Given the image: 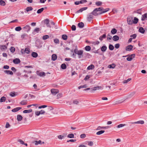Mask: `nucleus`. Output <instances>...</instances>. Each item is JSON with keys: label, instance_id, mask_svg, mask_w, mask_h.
I'll return each instance as SVG.
<instances>
[{"label": "nucleus", "instance_id": "2", "mask_svg": "<svg viewBox=\"0 0 147 147\" xmlns=\"http://www.w3.org/2000/svg\"><path fill=\"white\" fill-rule=\"evenodd\" d=\"M127 21L128 24H133V18L131 16L128 17L127 18Z\"/></svg>", "mask_w": 147, "mask_h": 147}, {"label": "nucleus", "instance_id": "52", "mask_svg": "<svg viewBox=\"0 0 147 147\" xmlns=\"http://www.w3.org/2000/svg\"><path fill=\"white\" fill-rule=\"evenodd\" d=\"M54 42L56 44H59V40L57 38H56L54 39Z\"/></svg>", "mask_w": 147, "mask_h": 147}, {"label": "nucleus", "instance_id": "38", "mask_svg": "<svg viewBox=\"0 0 147 147\" xmlns=\"http://www.w3.org/2000/svg\"><path fill=\"white\" fill-rule=\"evenodd\" d=\"M62 38L64 40H66L67 38V36L66 34H63L62 36Z\"/></svg>", "mask_w": 147, "mask_h": 147}, {"label": "nucleus", "instance_id": "57", "mask_svg": "<svg viewBox=\"0 0 147 147\" xmlns=\"http://www.w3.org/2000/svg\"><path fill=\"white\" fill-rule=\"evenodd\" d=\"M44 21L45 23L46 24H49V20L48 19H46Z\"/></svg>", "mask_w": 147, "mask_h": 147}, {"label": "nucleus", "instance_id": "20", "mask_svg": "<svg viewBox=\"0 0 147 147\" xmlns=\"http://www.w3.org/2000/svg\"><path fill=\"white\" fill-rule=\"evenodd\" d=\"M107 49V47L105 45H103L101 48V51L103 52L106 51Z\"/></svg>", "mask_w": 147, "mask_h": 147}, {"label": "nucleus", "instance_id": "5", "mask_svg": "<svg viewBox=\"0 0 147 147\" xmlns=\"http://www.w3.org/2000/svg\"><path fill=\"white\" fill-rule=\"evenodd\" d=\"M51 93L54 95H55L59 92V90H58L55 89H52L51 90Z\"/></svg>", "mask_w": 147, "mask_h": 147}, {"label": "nucleus", "instance_id": "23", "mask_svg": "<svg viewBox=\"0 0 147 147\" xmlns=\"http://www.w3.org/2000/svg\"><path fill=\"white\" fill-rule=\"evenodd\" d=\"M31 55L34 58H36L38 56V54L35 52H32V53Z\"/></svg>", "mask_w": 147, "mask_h": 147}, {"label": "nucleus", "instance_id": "46", "mask_svg": "<svg viewBox=\"0 0 147 147\" xmlns=\"http://www.w3.org/2000/svg\"><path fill=\"white\" fill-rule=\"evenodd\" d=\"M15 30L16 31H19L22 30V28L20 26H18L15 28Z\"/></svg>", "mask_w": 147, "mask_h": 147}, {"label": "nucleus", "instance_id": "44", "mask_svg": "<svg viewBox=\"0 0 147 147\" xmlns=\"http://www.w3.org/2000/svg\"><path fill=\"white\" fill-rule=\"evenodd\" d=\"M10 50L11 52L13 53L15 51V48L13 47H12L10 48Z\"/></svg>", "mask_w": 147, "mask_h": 147}, {"label": "nucleus", "instance_id": "48", "mask_svg": "<svg viewBox=\"0 0 147 147\" xmlns=\"http://www.w3.org/2000/svg\"><path fill=\"white\" fill-rule=\"evenodd\" d=\"M141 9H139L137 10L136 11H135L134 12V13H139L140 14H142V13L141 12Z\"/></svg>", "mask_w": 147, "mask_h": 147}, {"label": "nucleus", "instance_id": "47", "mask_svg": "<svg viewBox=\"0 0 147 147\" xmlns=\"http://www.w3.org/2000/svg\"><path fill=\"white\" fill-rule=\"evenodd\" d=\"M33 9V8L31 7H27L26 8V11L28 12L29 11H31Z\"/></svg>", "mask_w": 147, "mask_h": 147}, {"label": "nucleus", "instance_id": "13", "mask_svg": "<svg viewBox=\"0 0 147 147\" xmlns=\"http://www.w3.org/2000/svg\"><path fill=\"white\" fill-rule=\"evenodd\" d=\"M133 47V46L131 45H129L127 47L126 50V51H131Z\"/></svg>", "mask_w": 147, "mask_h": 147}, {"label": "nucleus", "instance_id": "53", "mask_svg": "<svg viewBox=\"0 0 147 147\" xmlns=\"http://www.w3.org/2000/svg\"><path fill=\"white\" fill-rule=\"evenodd\" d=\"M10 95L12 97H14L16 96V94L15 92H11L10 93Z\"/></svg>", "mask_w": 147, "mask_h": 147}, {"label": "nucleus", "instance_id": "24", "mask_svg": "<svg viewBox=\"0 0 147 147\" xmlns=\"http://www.w3.org/2000/svg\"><path fill=\"white\" fill-rule=\"evenodd\" d=\"M138 21V18L136 17H134V20H133L132 23L133 24H136Z\"/></svg>", "mask_w": 147, "mask_h": 147}, {"label": "nucleus", "instance_id": "35", "mask_svg": "<svg viewBox=\"0 0 147 147\" xmlns=\"http://www.w3.org/2000/svg\"><path fill=\"white\" fill-rule=\"evenodd\" d=\"M61 67L63 69H65L67 68L66 65L65 63L62 64L61 66Z\"/></svg>", "mask_w": 147, "mask_h": 147}, {"label": "nucleus", "instance_id": "39", "mask_svg": "<svg viewBox=\"0 0 147 147\" xmlns=\"http://www.w3.org/2000/svg\"><path fill=\"white\" fill-rule=\"evenodd\" d=\"M5 5L6 3L5 1L2 0H0V5L2 6H5Z\"/></svg>", "mask_w": 147, "mask_h": 147}, {"label": "nucleus", "instance_id": "61", "mask_svg": "<svg viewBox=\"0 0 147 147\" xmlns=\"http://www.w3.org/2000/svg\"><path fill=\"white\" fill-rule=\"evenodd\" d=\"M80 137L81 138H84L86 137V135L85 134H81Z\"/></svg>", "mask_w": 147, "mask_h": 147}, {"label": "nucleus", "instance_id": "28", "mask_svg": "<svg viewBox=\"0 0 147 147\" xmlns=\"http://www.w3.org/2000/svg\"><path fill=\"white\" fill-rule=\"evenodd\" d=\"M115 66L116 65L115 64L113 63L112 64L109 65L108 66V67L109 68L113 69L115 67Z\"/></svg>", "mask_w": 147, "mask_h": 147}, {"label": "nucleus", "instance_id": "19", "mask_svg": "<svg viewBox=\"0 0 147 147\" xmlns=\"http://www.w3.org/2000/svg\"><path fill=\"white\" fill-rule=\"evenodd\" d=\"M78 26L80 28H82L84 26V24L82 22H80L78 24Z\"/></svg>", "mask_w": 147, "mask_h": 147}, {"label": "nucleus", "instance_id": "10", "mask_svg": "<svg viewBox=\"0 0 147 147\" xmlns=\"http://www.w3.org/2000/svg\"><path fill=\"white\" fill-rule=\"evenodd\" d=\"M106 34L105 33L103 34L102 35L100 36L99 38V40L100 41H102L103 39L106 38Z\"/></svg>", "mask_w": 147, "mask_h": 147}, {"label": "nucleus", "instance_id": "34", "mask_svg": "<svg viewBox=\"0 0 147 147\" xmlns=\"http://www.w3.org/2000/svg\"><path fill=\"white\" fill-rule=\"evenodd\" d=\"M44 9V8L42 7L38 9L37 12V13L39 14L41 13Z\"/></svg>", "mask_w": 147, "mask_h": 147}, {"label": "nucleus", "instance_id": "43", "mask_svg": "<svg viewBox=\"0 0 147 147\" xmlns=\"http://www.w3.org/2000/svg\"><path fill=\"white\" fill-rule=\"evenodd\" d=\"M67 137L70 138H73L74 137V134H69L67 136Z\"/></svg>", "mask_w": 147, "mask_h": 147}, {"label": "nucleus", "instance_id": "12", "mask_svg": "<svg viewBox=\"0 0 147 147\" xmlns=\"http://www.w3.org/2000/svg\"><path fill=\"white\" fill-rule=\"evenodd\" d=\"M4 72L5 73H6L7 74L10 75H12L13 74V73L11 71L8 70H5L4 71Z\"/></svg>", "mask_w": 147, "mask_h": 147}, {"label": "nucleus", "instance_id": "42", "mask_svg": "<svg viewBox=\"0 0 147 147\" xmlns=\"http://www.w3.org/2000/svg\"><path fill=\"white\" fill-rule=\"evenodd\" d=\"M99 43L100 42L98 41L91 42V44L94 45H98Z\"/></svg>", "mask_w": 147, "mask_h": 147}, {"label": "nucleus", "instance_id": "25", "mask_svg": "<svg viewBox=\"0 0 147 147\" xmlns=\"http://www.w3.org/2000/svg\"><path fill=\"white\" fill-rule=\"evenodd\" d=\"M117 30L115 28H113L111 31V33L112 34H115L117 33Z\"/></svg>", "mask_w": 147, "mask_h": 147}, {"label": "nucleus", "instance_id": "6", "mask_svg": "<svg viewBox=\"0 0 147 147\" xmlns=\"http://www.w3.org/2000/svg\"><path fill=\"white\" fill-rule=\"evenodd\" d=\"M88 9V7H82L79 10L76 11L75 13H77L80 12H82L83 11L85 10Z\"/></svg>", "mask_w": 147, "mask_h": 147}, {"label": "nucleus", "instance_id": "18", "mask_svg": "<svg viewBox=\"0 0 147 147\" xmlns=\"http://www.w3.org/2000/svg\"><path fill=\"white\" fill-rule=\"evenodd\" d=\"M112 38L114 41H116L119 40V37L117 35H115Z\"/></svg>", "mask_w": 147, "mask_h": 147}, {"label": "nucleus", "instance_id": "49", "mask_svg": "<svg viewBox=\"0 0 147 147\" xmlns=\"http://www.w3.org/2000/svg\"><path fill=\"white\" fill-rule=\"evenodd\" d=\"M125 125V124H120L119 125L117 126V128H120V127H122L123 126H124Z\"/></svg>", "mask_w": 147, "mask_h": 147}, {"label": "nucleus", "instance_id": "50", "mask_svg": "<svg viewBox=\"0 0 147 147\" xmlns=\"http://www.w3.org/2000/svg\"><path fill=\"white\" fill-rule=\"evenodd\" d=\"M49 36L47 35H44L43 36L42 39L44 40H45L46 39H47L49 38Z\"/></svg>", "mask_w": 147, "mask_h": 147}, {"label": "nucleus", "instance_id": "15", "mask_svg": "<svg viewBox=\"0 0 147 147\" xmlns=\"http://www.w3.org/2000/svg\"><path fill=\"white\" fill-rule=\"evenodd\" d=\"M97 11H96V10L95 9L94 10L91 12V14H92V15H93L94 16H98V14L97 12Z\"/></svg>", "mask_w": 147, "mask_h": 147}, {"label": "nucleus", "instance_id": "3", "mask_svg": "<svg viewBox=\"0 0 147 147\" xmlns=\"http://www.w3.org/2000/svg\"><path fill=\"white\" fill-rule=\"evenodd\" d=\"M102 87L101 86H96L92 88H91V90H90V92H92L94 91H95L97 90H99L101 89Z\"/></svg>", "mask_w": 147, "mask_h": 147}, {"label": "nucleus", "instance_id": "8", "mask_svg": "<svg viewBox=\"0 0 147 147\" xmlns=\"http://www.w3.org/2000/svg\"><path fill=\"white\" fill-rule=\"evenodd\" d=\"M40 30L41 29L40 28H36L34 30L32 33L33 34H35L36 33H38L39 32Z\"/></svg>", "mask_w": 147, "mask_h": 147}, {"label": "nucleus", "instance_id": "30", "mask_svg": "<svg viewBox=\"0 0 147 147\" xmlns=\"http://www.w3.org/2000/svg\"><path fill=\"white\" fill-rule=\"evenodd\" d=\"M102 4V2L100 1H98L96 2L95 3V5L97 6H101Z\"/></svg>", "mask_w": 147, "mask_h": 147}, {"label": "nucleus", "instance_id": "58", "mask_svg": "<svg viewBox=\"0 0 147 147\" xmlns=\"http://www.w3.org/2000/svg\"><path fill=\"white\" fill-rule=\"evenodd\" d=\"M93 16L92 15H90L88 17V19H90V20H91L92 19H93Z\"/></svg>", "mask_w": 147, "mask_h": 147}, {"label": "nucleus", "instance_id": "31", "mask_svg": "<svg viewBox=\"0 0 147 147\" xmlns=\"http://www.w3.org/2000/svg\"><path fill=\"white\" fill-rule=\"evenodd\" d=\"M27 100H22L20 104L22 105H26L27 104V103L26 102Z\"/></svg>", "mask_w": 147, "mask_h": 147}, {"label": "nucleus", "instance_id": "60", "mask_svg": "<svg viewBox=\"0 0 147 147\" xmlns=\"http://www.w3.org/2000/svg\"><path fill=\"white\" fill-rule=\"evenodd\" d=\"M47 107V105H42V106H40L38 108L39 109H41V108H45V107Z\"/></svg>", "mask_w": 147, "mask_h": 147}, {"label": "nucleus", "instance_id": "32", "mask_svg": "<svg viewBox=\"0 0 147 147\" xmlns=\"http://www.w3.org/2000/svg\"><path fill=\"white\" fill-rule=\"evenodd\" d=\"M6 100V98L4 96H3L0 99V102H4Z\"/></svg>", "mask_w": 147, "mask_h": 147}, {"label": "nucleus", "instance_id": "54", "mask_svg": "<svg viewBox=\"0 0 147 147\" xmlns=\"http://www.w3.org/2000/svg\"><path fill=\"white\" fill-rule=\"evenodd\" d=\"M86 87H87V85L85 84L84 85L79 86L78 87V88L79 89H80V88H86Z\"/></svg>", "mask_w": 147, "mask_h": 147}, {"label": "nucleus", "instance_id": "62", "mask_svg": "<svg viewBox=\"0 0 147 147\" xmlns=\"http://www.w3.org/2000/svg\"><path fill=\"white\" fill-rule=\"evenodd\" d=\"M120 45L119 43L116 44L115 45V48L116 49H118Z\"/></svg>", "mask_w": 147, "mask_h": 147}, {"label": "nucleus", "instance_id": "51", "mask_svg": "<svg viewBox=\"0 0 147 147\" xmlns=\"http://www.w3.org/2000/svg\"><path fill=\"white\" fill-rule=\"evenodd\" d=\"M131 80V79L130 78H128L126 80H124L123 81V83L124 84H126L128 82L130 81Z\"/></svg>", "mask_w": 147, "mask_h": 147}, {"label": "nucleus", "instance_id": "59", "mask_svg": "<svg viewBox=\"0 0 147 147\" xmlns=\"http://www.w3.org/2000/svg\"><path fill=\"white\" fill-rule=\"evenodd\" d=\"M110 9L109 8H107L105 9H103V10L102 11H103L104 13L108 11L109 10H110Z\"/></svg>", "mask_w": 147, "mask_h": 147}, {"label": "nucleus", "instance_id": "36", "mask_svg": "<svg viewBox=\"0 0 147 147\" xmlns=\"http://www.w3.org/2000/svg\"><path fill=\"white\" fill-rule=\"evenodd\" d=\"M91 47L89 46H87L85 48V49L87 51H89L91 50Z\"/></svg>", "mask_w": 147, "mask_h": 147}, {"label": "nucleus", "instance_id": "9", "mask_svg": "<svg viewBox=\"0 0 147 147\" xmlns=\"http://www.w3.org/2000/svg\"><path fill=\"white\" fill-rule=\"evenodd\" d=\"M13 62L14 63L17 64L20 63L21 61L19 58H16L13 60Z\"/></svg>", "mask_w": 147, "mask_h": 147}, {"label": "nucleus", "instance_id": "1", "mask_svg": "<svg viewBox=\"0 0 147 147\" xmlns=\"http://www.w3.org/2000/svg\"><path fill=\"white\" fill-rule=\"evenodd\" d=\"M74 53L78 55V58L80 59L83 57V51L82 50H78L77 46L76 47V48L74 50Z\"/></svg>", "mask_w": 147, "mask_h": 147}, {"label": "nucleus", "instance_id": "22", "mask_svg": "<svg viewBox=\"0 0 147 147\" xmlns=\"http://www.w3.org/2000/svg\"><path fill=\"white\" fill-rule=\"evenodd\" d=\"M23 119L22 117L20 115H18L17 116V120L18 121H21Z\"/></svg>", "mask_w": 147, "mask_h": 147}, {"label": "nucleus", "instance_id": "41", "mask_svg": "<svg viewBox=\"0 0 147 147\" xmlns=\"http://www.w3.org/2000/svg\"><path fill=\"white\" fill-rule=\"evenodd\" d=\"M112 38V36L111 35L110 33H108L107 37V39L108 40H111Z\"/></svg>", "mask_w": 147, "mask_h": 147}, {"label": "nucleus", "instance_id": "7", "mask_svg": "<svg viewBox=\"0 0 147 147\" xmlns=\"http://www.w3.org/2000/svg\"><path fill=\"white\" fill-rule=\"evenodd\" d=\"M144 121L143 120H140L137 121L131 122V124H143L144 123Z\"/></svg>", "mask_w": 147, "mask_h": 147}, {"label": "nucleus", "instance_id": "11", "mask_svg": "<svg viewBox=\"0 0 147 147\" xmlns=\"http://www.w3.org/2000/svg\"><path fill=\"white\" fill-rule=\"evenodd\" d=\"M109 127V126H108L105 127L98 126L97 128V130H100L101 129H106Z\"/></svg>", "mask_w": 147, "mask_h": 147}, {"label": "nucleus", "instance_id": "4", "mask_svg": "<svg viewBox=\"0 0 147 147\" xmlns=\"http://www.w3.org/2000/svg\"><path fill=\"white\" fill-rule=\"evenodd\" d=\"M31 28L28 25H27L23 28V29L25 31L28 32L30 30Z\"/></svg>", "mask_w": 147, "mask_h": 147}, {"label": "nucleus", "instance_id": "17", "mask_svg": "<svg viewBox=\"0 0 147 147\" xmlns=\"http://www.w3.org/2000/svg\"><path fill=\"white\" fill-rule=\"evenodd\" d=\"M57 56L56 54H53L52 56L51 59L53 61H55L57 59Z\"/></svg>", "mask_w": 147, "mask_h": 147}, {"label": "nucleus", "instance_id": "14", "mask_svg": "<svg viewBox=\"0 0 147 147\" xmlns=\"http://www.w3.org/2000/svg\"><path fill=\"white\" fill-rule=\"evenodd\" d=\"M22 107H18L15 108L12 110L11 111L13 112H16L19 111V110L22 109Z\"/></svg>", "mask_w": 147, "mask_h": 147}, {"label": "nucleus", "instance_id": "27", "mask_svg": "<svg viewBox=\"0 0 147 147\" xmlns=\"http://www.w3.org/2000/svg\"><path fill=\"white\" fill-rule=\"evenodd\" d=\"M25 53H26V54H29L30 52V49L28 48H26L24 50Z\"/></svg>", "mask_w": 147, "mask_h": 147}, {"label": "nucleus", "instance_id": "33", "mask_svg": "<svg viewBox=\"0 0 147 147\" xmlns=\"http://www.w3.org/2000/svg\"><path fill=\"white\" fill-rule=\"evenodd\" d=\"M96 10L98 11H101L103 10V8L102 7H99L95 9Z\"/></svg>", "mask_w": 147, "mask_h": 147}, {"label": "nucleus", "instance_id": "16", "mask_svg": "<svg viewBox=\"0 0 147 147\" xmlns=\"http://www.w3.org/2000/svg\"><path fill=\"white\" fill-rule=\"evenodd\" d=\"M138 31L140 32L142 34H144L145 32L144 28L142 27H140L139 28Z\"/></svg>", "mask_w": 147, "mask_h": 147}, {"label": "nucleus", "instance_id": "64", "mask_svg": "<svg viewBox=\"0 0 147 147\" xmlns=\"http://www.w3.org/2000/svg\"><path fill=\"white\" fill-rule=\"evenodd\" d=\"M73 103L74 104L78 105L79 103V102L78 100H76L73 101Z\"/></svg>", "mask_w": 147, "mask_h": 147}, {"label": "nucleus", "instance_id": "56", "mask_svg": "<svg viewBox=\"0 0 147 147\" xmlns=\"http://www.w3.org/2000/svg\"><path fill=\"white\" fill-rule=\"evenodd\" d=\"M71 30L72 31H75L76 30V27L75 25H73L71 27Z\"/></svg>", "mask_w": 147, "mask_h": 147}, {"label": "nucleus", "instance_id": "26", "mask_svg": "<svg viewBox=\"0 0 147 147\" xmlns=\"http://www.w3.org/2000/svg\"><path fill=\"white\" fill-rule=\"evenodd\" d=\"M94 68V65L92 64H91L88 67L87 69L88 70H91Z\"/></svg>", "mask_w": 147, "mask_h": 147}, {"label": "nucleus", "instance_id": "37", "mask_svg": "<svg viewBox=\"0 0 147 147\" xmlns=\"http://www.w3.org/2000/svg\"><path fill=\"white\" fill-rule=\"evenodd\" d=\"M109 49L111 51H112L114 49V47L111 44L109 45Z\"/></svg>", "mask_w": 147, "mask_h": 147}, {"label": "nucleus", "instance_id": "55", "mask_svg": "<svg viewBox=\"0 0 147 147\" xmlns=\"http://www.w3.org/2000/svg\"><path fill=\"white\" fill-rule=\"evenodd\" d=\"M136 36L137 35L136 34H134L131 35L130 37L131 38L132 37V39H135L136 37Z\"/></svg>", "mask_w": 147, "mask_h": 147}, {"label": "nucleus", "instance_id": "29", "mask_svg": "<svg viewBox=\"0 0 147 147\" xmlns=\"http://www.w3.org/2000/svg\"><path fill=\"white\" fill-rule=\"evenodd\" d=\"M32 109H30L29 110H25L23 111L24 113H30L32 111Z\"/></svg>", "mask_w": 147, "mask_h": 147}, {"label": "nucleus", "instance_id": "63", "mask_svg": "<svg viewBox=\"0 0 147 147\" xmlns=\"http://www.w3.org/2000/svg\"><path fill=\"white\" fill-rule=\"evenodd\" d=\"M45 75V73L44 72H40L39 73V75L41 76H44Z\"/></svg>", "mask_w": 147, "mask_h": 147}, {"label": "nucleus", "instance_id": "40", "mask_svg": "<svg viewBox=\"0 0 147 147\" xmlns=\"http://www.w3.org/2000/svg\"><path fill=\"white\" fill-rule=\"evenodd\" d=\"M105 132V131L104 130H100L97 132L96 133V134L97 135H100L103 133Z\"/></svg>", "mask_w": 147, "mask_h": 147}, {"label": "nucleus", "instance_id": "21", "mask_svg": "<svg viewBox=\"0 0 147 147\" xmlns=\"http://www.w3.org/2000/svg\"><path fill=\"white\" fill-rule=\"evenodd\" d=\"M0 49L2 50H5L7 49V47L5 45H0Z\"/></svg>", "mask_w": 147, "mask_h": 147}, {"label": "nucleus", "instance_id": "45", "mask_svg": "<svg viewBox=\"0 0 147 147\" xmlns=\"http://www.w3.org/2000/svg\"><path fill=\"white\" fill-rule=\"evenodd\" d=\"M65 137V136L59 135L57 136L58 138L60 140H62Z\"/></svg>", "mask_w": 147, "mask_h": 147}]
</instances>
